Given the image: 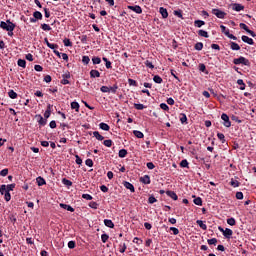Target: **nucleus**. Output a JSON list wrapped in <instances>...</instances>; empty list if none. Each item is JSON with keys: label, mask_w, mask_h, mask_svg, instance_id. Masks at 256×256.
Listing matches in <instances>:
<instances>
[{"label": "nucleus", "mask_w": 256, "mask_h": 256, "mask_svg": "<svg viewBox=\"0 0 256 256\" xmlns=\"http://www.w3.org/2000/svg\"><path fill=\"white\" fill-rule=\"evenodd\" d=\"M1 29H4V31H15V24L11 22V20H7L6 22L1 21L0 22Z\"/></svg>", "instance_id": "1"}, {"label": "nucleus", "mask_w": 256, "mask_h": 256, "mask_svg": "<svg viewBox=\"0 0 256 256\" xmlns=\"http://www.w3.org/2000/svg\"><path fill=\"white\" fill-rule=\"evenodd\" d=\"M234 65H249V60H247V58L240 56L239 58H235L233 60Z\"/></svg>", "instance_id": "2"}, {"label": "nucleus", "mask_w": 256, "mask_h": 256, "mask_svg": "<svg viewBox=\"0 0 256 256\" xmlns=\"http://www.w3.org/2000/svg\"><path fill=\"white\" fill-rule=\"evenodd\" d=\"M212 14L216 15L218 19H225V16L227 15V13L223 12V10L217 8L212 9Z\"/></svg>", "instance_id": "3"}, {"label": "nucleus", "mask_w": 256, "mask_h": 256, "mask_svg": "<svg viewBox=\"0 0 256 256\" xmlns=\"http://www.w3.org/2000/svg\"><path fill=\"white\" fill-rule=\"evenodd\" d=\"M218 229H219V231H221V233H223V235L226 239H231V237L233 235V230H231L229 228L223 229L222 227H219Z\"/></svg>", "instance_id": "4"}, {"label": "nucleus", "mask_w": 256, "mask_h": 256, "mask_svg": "<svg viewBox=\"0 0 256 256\" xmlns=\"http://www.w3.org/2000/svg\"><path fill=\"white\" fill-rule=\"evenodd\" d=\"M221 119L224 121V127H231V120H229V116L227 114L223 113L221 115Z\"/></svg>", "instance_id": "5"}, {"label": "nucleus", "mask_w": 256, "mask_h": 256, "mask_svg": "<svg viewBox=\"0 0 256 256\" xmlns=\"http://www.w3.org/2000/svg\"><path fill=\"white\" fill-rule=\"evenodd\" d=\"M128 9H130V11H134V13H138V15H141V13H143V9H141V6L139 5L128 6Z\"/></svg>", "instance_id": "6"}, {"label": "nucleus", "mask_w": 256, "mask_h": 256, "mask_svg": "<svg viewBox=\"0 0 256 256\" xmlns=\"http://www.w3.org/2000/svg\"><path fill=\"white\" fill-rule=\"evenodd\" d=\"M232 9H233V11H237V12L244 11L245 6H243L242 4H239V3H234V4H232Z\"/></svg>", "instance_id": "7"}, {"label": "nucleus", "mask_w": 256, "mask_h": 256, "mask_svg": "<svg viewBox=\"0 0 256 256\" xmlns=\"http://www.w3.org/2000/svg\"><path fill=\"white\" fill-rule=\"evenodd\" d=\"M242 41L244 43H247L248 45H255V42L253 41V38H249L246 35L242 36Z\"/></svg>", "instance_id": "8"}, {"label": "nucleus", "mask_w": 256, "mask_h": 256, "mask_svg": "<svg viewBox=\"0 0 256 256\" xmlns=\"http://www.w3.org/2000/svg\"><path fill=\"white\" fill-rule=\"evenodd\" d=\"M140 183H144V185H149L151 183V178L149 175H145L140 178Z\"/></svg>", "instance_id": "9"}, {"label": "nucleus", "mask_w": 256, "mask_h": 256, "mask_svg": "<svg viewBox=\"0 0 256 256\" xmlns=\"http://www.w3.org/2000/svg\"><path fill=\"white\" fill-rule=\"evenodd\" d=\"M159 13L162 15L163 19H167L169 17V12H167L164 7H160Z\"/></svg>", "instance_id": "10"}, {"label": "nucleus", "mask_w": 256, "mask_h": 256, "mask_svg": "<svg viewBox=\"0 0 256 256\" xmlns=\"http://www.w3.org/2000/svg\"><path fill=\"white\" fill-rule=\"evenodd\" d=\"M124 187L126 189H129L131 193H135V186H133V184H131L130 182H124Z\"/></svg>", "instance_id": "11"}, {"label": "nucleus", "mask_w": 256, "mask_h": 256, "mask_svg": "<svg viewBox=\"0 0 256 256\" xmlns=\"http://www.w3.org/2000/svg\"><path fill=\"white\" fill-rule=\"evenodd\" d=\"M166 195H168V197H171V199H173V201H177V199H179V197L177 196V194L174 191H167Z\"/></svg>", "instance_id": "12"}, {"label": "nucleus", "mask_w": 256, "mask_h": 256, "mask_svg": "<svg viewBox=\"0 0 256 256\" xmlns=\"http://www.w3.org/2000/svg\"><path fill=\"white\" fill-rule=\"evenodd\" d=\"M60 207L62 209H66V211H70L71 213L75 212V208L71 207L70 205L61 203Z\"/></svg>", "instance_id": "13"}, {"label": "nucleus", "mask_w": 256, "mask_h": 256, "mask_svg": "<svg viewBox=\"0 0 256 256\" xmlns=\"http://www.w3.org/2000/svg\"><path fill=\"white\" fill-rule=\"evenodd\" d=\"M104 225L106 227H109V229H113V227H115V224L113 223V221L109 219L104 220Z\"/></svg>", "instance_id": "14"}, {"label": "nucleus", "mask_w": 256, "mask_h": 256, "mask_svg": "<svg viewBox=\"0 0 256 256\" xmlns=\"http://www.w3.org/2000/svg\"><path fill=\"white\" fill-rule=\"evenodd\" d=\"M133 135H135V137H137V139H143L145 137V135L143 134V132L138 131V130H134L133 131Z\"/></svg>", "instance_id": "15"}, {"label": "nucleus", "mask_w": 256, "mask_h": 256, "mask_svg": "<svg viewBox=\"0 0 256 256\" xmlns=\"http://www.w3.org/2000/svg\"><path fill=\"white\" fill-rule=\"evenodd\" d=\"M230 47H231L232 51H239L241 49V46H239V44H237L235 42H231Z\"/></svg>", "instance_id": "16"}, {"label": "nucleus", "mask_w": 256, "mask_h": 256, "mask_svg": "<svg viewBox=\"0 0 256 256\" xmlns=\"http://www.w3.org/2000/svg\"><path fill=\"white\" fill-rule=\"evenodd\" d=\"M196 223L203 231H207V224L203 223V220H197Z\"/></svg>", "instance_id": "17"}, {"label": "nucleus", "mask_w": 256, "mask_h": 256, "mask_svg": "<svg viewBox=\"0 0 256 256\" xmlns=\"http://www.w3.org/2000/svg\"><path fill=\"white\" fill-rule=\"evenodd\" d=\"M90 77H92L93 79H95V77H101V73H99L98 70H91Z\"/></svg>", "instance_id": "18"}, {"label": "nucleus", "mask_w": 256, "mask_h": 256, "mask_svg": "<svg viewBox=\"0 0 256 256\" xmlns=\"http://www.w3.org/2000/svg\"><path fill=\"white\" fill-rule=\"evenodd\" d=\"M199 71L205 73V75H209V71H207V67L205 66V64H199Z\"/></svg>", "instance_id": "19"}, {"label": "nucleus", "mask_w": 256, "mask_h": 256, "mask_svg": "<svg viewBox=\"0 0 256 256\" xmlns=\"http://www.w3.org/2000/svg\"><path fill=\"white\" fill-rule=\"evenodd\" d=\"M99 127L100 129H102V131H109V129H111V127H109L107 123L103 122L99 124Z\"/></svg>", "instance_id": "20"}, {"label": "nucleus", "mask_w": 256, "mask_h": 256, "mask_svg": "<svg viewBox=\"0 0 256 256\" xmlns=\"http://www.w3.org/2000/svg\"><path fill=\"white\" fill-rule=\"evenodd\" d=\"M93 135L98 141H103V139H105V137L99 134V131H94Z\"/></svg>", "instance_id": "21"}, {"label": "nucleus", "mask_w": 256, "mask_h": 256, "mask_svg": "<svg viewBox=\"0 0 256 256\" xmlns=\"http://www.w3.org/2000/svg\"><path fill=\"white\" fill-rule=\"evenodd\" d=\"M36 181H37V184H38V186L39 187H42V185H45V179L43 178V177H41V176H39L37 179H36Z\"/></svg>", "instance_id": "22"}, {"label": "nucleus", "mask_w": 256, "mask_h": 256, "mask_svg": "<svg viewBox=\"0 0 256 256\" xmlns=\"http://www.w3.org/2000/svg\"><path fill=\"white\" fill-rule=\"evenodd\" d=\"M33 17H34L36 20H41V19H43V14H41V12H39V11H35V12L33 13Z\"/></svg>", "instance_id": "23"}, {"label": "nucleus", "mask_w": 256, "mask_h": 256, "mask_svg": "<svg viewBox=\"0 0 256 256\" xmlns=\"http://www.w3.org/2000/svg\"><path fill=\"white\" fill-rule=\"evenodd\" d=\"M118 156L123 159L125 157H127V150L126 149H121L118 153Z\"/></svg>", "instance_id": "24"}, {"label": "nucleus", "mask_w": 256, "mask_h": 256, "mask_svg": "<svg viewBox=\"0 0 256 256\" xmlns=\"http://www.w3.org/2000/svg\"><path fill=\"white\" fill-rule=\"evenodd\" d=\"M153 81H154V83L161 84V83H163V78H161V76H159V75H155L153 77Z\"/></svg>", "instance_id": "25"}, {"label": "nucleus", "mask_w": 256, "mask_h": 256, "mask_svg": "<svg viewBox=\"0 0 256 256\" xmlns=\"http://www.w3.org/2000/svg\"><path fill=\"white\" fill-rule=\"evenodd\" d=\"M63 43H64L65 47H73V42H71V40L69 38H65L63 40Z\"/></svg>", "instance_id": "26"}, {"label": "nucleus", "mask_w": 256, "mask_h": 256, "mask_svg": "<svg viewBox=\"0 0 256 256\" xmlns=\"http://www.w3.org/2000/svg\"><path fill=\"white\" fill-rule=\"evenodd\" d=\"M62 183L63 185H66V187H71V185H73V182H71V180H68L67 178H63Z\"/></svg>", "instance_id": "27"}, {"label": "nucleus", "mask_w": 256, "mask_h": 256, "mask_svg": "<svg viewBox=\"0 0 256 256\" xmlns=\"http://www.w3.org/2000/svg\"><path fill=\"white\" fill-rule=\"evenodd\" d=\"M27 66V62L23 59H19L18 60V67H22L23 69H25V67Z\"/></svg>", "instance_id": "28"}, {"label": "nucleus", "mask_w": 256, "mask_h": 256, "mask_svg": "<svg viewBox=\"0 0 256 256\" xmlns=\"http://www.w3.org/2000/svg\"><path fill=\"white\" fill-rule=\"evenodd\" d=\"M198 35H200V37H205L206 39L209 37V33L205 30H199Z\"/></svg>", "instance_id": "29"}, {"label": "nucleus", "mask_w": 256, "mask_h": 256, "mask_svg": "<svg viewBox=\"0 0 256 256\" xmlns=\"http://www.w3.org/2000/svg\"><path fill=\"white\" fill-rule=\"evenodd\" d=\"M194 49H196V51H202L203 50V43L202 42H197L194 46Z\"/></svg>", "instance_id": "30"}, {"label": "nucleus", "mask_w": 256, "mask_h": 256, "mask_svg": "<svg viewBox=\"0 0 256 256\" xmlns=\"http://www.w3.org/2000/svg\"><path fill=\"white\" fill-rule=\"evenodd\" d=\"M237 83L240 85L241 91H245V82H243V79H238Z\"/></svg>", "instance_id": "31"}, {"label": "nucleus", "mask_w": 256, "mask_h": 256, "mask_svg": "<svg viewBox=\"0 0 256 256\" xmlns=\"http://www.w3.org/2000/svg\"><path fill=\"white\" fill-rule=\"evenodd\" d=\"M100 91H101L102 93H111V89H110L108 86H102V87L100 88Z\"/></svg>", "instance_id": "32"}, {"label": "nucleus", "mask_w": 256, "mask_h": 256, "mask_svg": "<svg viewBox=\"0 0 256 256\" xmlns=\"http://www.w3.org/2000/svg\"><path fill=\"white\" fill-rule=\"evenodd\" d=\"M8 96L10 97V99H17V94L13 90H10L8 92Z\"/></svg>", "instance_id": "33"}, {"label": "nucleus", "mask_w": 256, "mask_h": 256, "mask_svg": "<svg viewBox=\"0 0 256 256\" xmlns=\"http://www.w3.org/2000/svg\"><path fill=\"white\" fill-rule=\"evenodd\" d=\"M194 25H195L196 27H203V25H205V21L196 20V21L194 22Z\"/></svg>", "instance_id": "34"}, {"label": "nucleus", "mask_w": 256, "mask_h": 256, "mask_svg": "<svg viewBox=\"0 0 256 256\" xmlns=\"http://www.w3.org/2000/svg\"><path fill=\"white\" fill-rule=\"evenodd\" d=\"M89 61H91V59L89 58V56H83L82 57V63L84 65H89Z\"/></svg>", "instance_id": "35"}, {"label": "nucleus", "mask_w": 256, "mask_h": 256, "mask_svg": "<svg viewBox=\"0 0 256 256\" xmlns=\"http://www.w3.org/2000/svg\"><path fill=\"white\" fill-rule=\"evenodd\" d=\"M92 63L93 65H99L101 63V58L99 57L92 58Z\"/></svg>", "instance_id": "36"}, {"label": "nucleus", "mask_w": 256, "mask_h": 256, "mask_svg": "<svg viewBox=\"0 0 256 256\" xmlns=\"http://www.w3.org/2000/svg\"><path fill=\"white\" fill-rule=\"evenodd\" d=\"M71 109H75V111H79V104L77 102H72L71 103Z\"/></svg>", "instance_id": "37"}, {"label": "nucleus", "mask_w": 256, "mask_h": 256, "mask_svg": "<svg viewBox=\"0 0 256 256\" xmlns=\"http://www.w3.org/2000/svg\"><path fill=\"white\" fill-rule=\"evenodd\" d=\"M208 245H217V238L207 240Z\"/></svg>", "instance_id": "38"}, {"label": "nucleus", "mask_w": 256, "mask_h": 256, "mask_svg": "<svg viewBox=\"0 0 256 256\" xmlns=\"http://www.w3.org/2000/svg\"><path fill=\"white\" fill-rule=\"evenodd\" d=\"M134 107L138 111H143V109H145V105H143V104H134Z\"/></svg>", "instance_id": "39"}, {"label": "nucleus", "mask_w": 256, "mask_h": 256, "mask_svg": "<svg viewBox=\"0 0 256 256\" xmlns=\"http://www.w3.org/2000/svg\"><path fill=\"white\" fill-rule=\"evenodd\" d=\"M180 167H183V168L187 167L188 168L189 167V162L186 159L182 160L180 162Z\"/></svg>", "instance_id": "40"}, {"label": "nucleus", "mask_w": 256, "mask_h": 256, "mask_svg": "<svg viewBox=\"0 0 256 256\" xmlns=\"http://www.w3.org/2000/svg\"><path fill=\"white\" fill-rule=\"evenodd\" d=\"M4 199L5 201L9 202L11 201V193H9V191H6L4 194Z\"/></svg>", "instance_id": "41"}, {"label": "nucleus", "mask_w": 256, "mask_h": 256, "mask_svg": "<svg viewBox=\"0 0 256 256\" xmlns=\"http://www.w3.org/2000/svg\"><path fill=\"white\" fill-rule=\"evenodd\" d=\"M47 47H49V49H59V45L50 42H47Z\"/></svg>", "instance_id": "42"}, {"label": "nucleus", "mask_w": 256, "mask_h": 256, "mask_svg": "<svg viewBox=\"0 0 256 256\" xmlns=\"http://www.w3.org/2000/svg\"><path fill=\"white\" fill-rule=\"evenodd\" d=\"M41 29H43V31H51V26L48 24H41Z\"/></svg>", "instance_id": "43"}, {"label": "nucleus", "mask_w": 256, "mask_h": 256, "mask_svg": "<svg viewBox=\"0 0 256 256\" xmlns=\"http://www.w3.org/2000/svg\"><path fill=\"white\" fill-rule=\"evenodd\" d=\"M194 204L201 206V205H203V200H201L200 197L195 198V199H194Z\"/></svg>", "instance_id": "44"}, {"label": "nucleus", "mask_w": 256, "mask_h": 256, "mask_svg": "<svg viewBox=\"0 0 256 256\" xmlns=\"http://www.w3.org/2000/svg\"><path fill=\"white\" fill-rule=\"evenodd\" d=\"M101 239H102V243H107V241H109V235L102 234Z\"/></svg>", "instance_id": "45"}, {"label": "nucleus", "mask_w": 256, "mask_h": 256, "mask_svg": "<svg viewBox=\"0 0 256 256\" xmlns=\"http://www.w3.org/2000/svg\"><path fill=\"white\" fill-rule=\"evenodd\" d=\"M127 251V244H120V253H125Z\"/></svg>", "instance_id": "46"}, {"label": "nucleus", "mask_w": 256, "mask_h": 256, "mask_svg": "<svg viewBox=\"0 0 256 256\" xmlns=\"http://www.w3.org/2000/svg\"><path fill=\"white\" fill-rule=\"evenodd\" d=\"M226 37L233 39V41H237V36L231 34L230 32H226Z\"/></svg>", "instance_id": "47"}, {"label": "nucleus", "mask_w": 256, "mask_h": 256, "mask_svg": "<svg viewBox=\"0 0 256 256\" xmlns=\"http://www.w3.org/2000/svg\"><path fill=\"white\" fill-rule=\"evenodd\" d=\"M226 37L233 39V41H237V36L231 34L230 32H226Z\"/></svg>", "instance_id": "48"}, {"label": "nucleus", "mask_w": 256, "mask_h": 256, "mask_svg": "<svg viewBox=\"0 0 256 256\" xmlns=\"http://www.w3.org/2000/svg\"><path fill=\"white\" fill-rule=\"evenodd\" d=\"M0 175L1 177H7V175H9V169H3L0 171Z\"/></svg>", "instance_id": "49"}, {"label": "nucleus", "mask_w": 256, "mask_h": 256, "mask_svg": "<svg viewBox=\"0 0 256 256\" xmlns=\"http://www.w3.org/2000/svg\"><path fill=\"white\" fill-rule=\"evenodd\" d=\"M6 191H7V186L6 185H1L0 186V193H1V195H5Z\"/></svg>", "instance_id": "50"}, {"label": "nucleus", "mask_w": 256, "mask_h": 256, "mask_svg": "<svg viewBox=\"0 0 256 256\" xmlns=\"http://www.w3.org/2000/svg\"><path fill=\"white\" fill-rule=\"evenodd\" d=\"M148 203H150L151 205H153V203H157V198H155L154 196H150L148 199Z\"/></svg>", "instance_id": "51"}, {"label": "nucleus", "mask_w": 256, "mask_h": 256, "mask_svg": "<svg viewBox=\"0 0 256 256\" xmlns=\"http://www.w3.org/2000/svg\"><path fill=\"white\" fill-rule=\"evenodd\" d=\"M82 199H86V201H91V199H93V196H91L90 194H83Z\"/></svg>", "instance_id": "52"}, {"label": "nucleus", "mask_w": 256, "mask_h": 256, "mask_svg": "<svg viewBox=\"0 0 256 256\" xmlns=\"http://www.w3.org/2000/svg\"><path fill=\"white\" fill-rule=\"evenodd\" d=\"M228 225H231L232 227L235 225L236 221L235 218H229L227 219Z\"/></svg>", "instance_id": "53"}, {"label": "nucleus", "mask_w": 256, "mask_h": 256, "mask_svg": "<svg viewBox=\"0 0 256 256\" xmlns=\"http://www.w3.org/2000/svg\"><path fill=\"white\" fill-rule=\"evenodd\" d=\"M103 144L105 145V147H111V145H113V141L112 140H104Z\"/></svg>", "instance_id": "54"}, {"label": "nucleus", "mask_w": 256, "mask_h": 256, "mask_svg": "<svg viewBox=\"0 0 256 256\" xmlns=\"http://www.w3.org/2000/svg\"><path fill=\"white\" fill-rule=\"evenodd\" d=\"M89 207H91V209H97L99 207V204H97V202H90Z\"/></svg>", "instance_id": "55"}, {"label": "nucleus", "mask_w": 256, "mask_h": 256, "mask_svg": "<svg viewBox=\"0 0 256 256\" xmlns=\"http://www.w3.org/2000/svg\"><path fill=\"white\" fill-rule=\"evenodd\" d=\"M217 137L220 139V141H222V143H225V135L223 133H218Z\"/></svg>", "instance_id": "56"}, {"label": "nucleus", "mask_w": 256, "mask_h": 256, "mask_svg": "<svg viewBox=\"0 0 256 256\" xmlns=\"http://www.w3.org/2000/svg\"><path fill=\"white\" fill-rule=\"evenodd\" d=\"M145 65H146V67H149V69H155V66H154L153 63L150 62L149 60H147V61L145 62Z\"/></svg>", "instance_id": "57"}, {"label": "nucleus", "mask_w": 256, "mask_h": 256, "mask_svg": "<svg viewBox=\"0 0 256 256\" xmlns=\"http://www.w3.org/2000/svg\"><path fill=\"white\" fill-rule=\"evenodd\" d=\"M230 185L232 187H239V181L232 179L231 182H230Z\"/></svg>", "instance_id": "58"}, {"label": "nucleus", "mask_w": 256, "mask_h": 256, "mask_svg": "<svg viewBox=\"0 0 256 256\" xmlns=\"http://www.w3.org/2000/svg\"><path fill=\"white\" fill-rule=\"evenodd\" d=\"M6 189H7L8 193H9V191H13V189H15V184H9V185H7V186H6Z\"/></svg>", "instance_id": "59"}, {"label": "nucleus", "mask_w": 256, "mask_h": 256, "mask_svg": "<svg viewBox=\"0 0 256 256\" xmlns=\"http://www.w3.org/2000/svg\"><path fill=\"white\" fill-rule=\"evenodd\" d=\"M117 89H119V86H117V84H115L113 87H110L111 93H117Z\"/></svg>", "instance_id": "60"}, {"label": "nucleus", "mask_w": 256, "mask_h": 256, "mask_svg": "<svg viewBox=\"0 0 256 256\" xmlns=\"http://www.w3.org/2000/svg\"><path fill=\"white\" fill-rule=\"evenodd\" d=\"M170 231L173 232V235H179V229H177L175 227H171Z\"/></svg>", "instance_id": "61"}, {"label": "nucleus", "mask_w": 256, "mask_h": 256, "mask_svg": "<svg viewBox=\"0 0 256 256\" xmlns=\"http://www.w3.org/2000/svg\"><path fill=\"white\" fill-rule=\"evenodd\" d=\"M128 83H129V85H132L133 87H137V81H135L133 79H128Z\"/></svg>", "instance_id": "62"}, {"label": "nucleus", "mask_w": 256, "mask_h": 256, "mask_svg": "<svg viewBox=\"0 0 256 256\" xmlns=\"http://www.w3.org/2000/svg\"><path fill=\"white\" fill-rule=\"evenodd\" d=\"M240 29H244V31H247L249 29V26L245 23H240Z\"/></svg>", "instance_id": "63"}, {"label": "nucleus", "mask_w": 256, "mask_h": 256, "mask_svg": "<svg viewBox=\"0 0 256 256\" xmlns=\"http://www.w3.org/2000/svg\"><path fill=\"white\" fill-rule=\"evenodd\" d=\"M85 163H86L87 167H93V160L87 159V160L85 161Z\"/></svg>", "instance_id": "64"}]
</instances>
